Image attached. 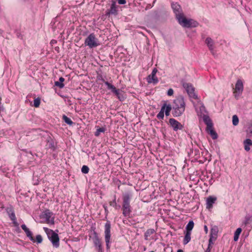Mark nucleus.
Masks as SVG:
<instances>
[{"instance_id": "1", "label": "nucleus", "mask_w": 252, "mask_h": 252, "mask_svg": "<svg viewBox=\"0 0 252 252\" xmlns=\"http://www.w3.org/2000/svg\"><path fill=\"white\" fill-rule=\"evenodd\" d=\"M172 108V114L173 117H177L181 116L185 111L186 103L184 98L182 95L177 97L171 105Z\"/></svg>"}, {"instance_id": "2", "label": "nucleus", "mask_w": 252, "mask_h": 252, "mask_svg": "<svg viewBox=\"0 0 252 252\" xmlns=\"http://www.w3.org/2000/svg\"><path fill=\"white\" fill-rule=\"evenodd\" d=\"M131 196L132 194L129 192H126L123 194V214L125 217L127 218L130 217L131 213V209L130 205V200Z\"/></svg>"}, {"instance_id": "3", "label": "nucleus", "mask_w": 252, "mask_h": 252, "mask_svg": "<svg viewBox=\"0 0 252 252\" xmlns=\"http://www.w3.org/2000/svg\"><path fill=\"white\" fill-rule=\"evenodd\" d=\"M43 229L53 245L56 248L59 247L60 245V239L58 234L53 230L49 229L47 227H43Z\"/></svg>"}, {"instance_id": "4", "label": "nucleus", "mask_w": 252, "mask_h": 252, "mask_svg": "<svg viewBox=\"0 0 252 252\" xmlns=\"http://www.w3.org/2000/svg\"><path fill=\"white\" fill-rule=\"evenodd\" d=\"M180 25L184 28H195L198 26L199 25L198 23L192 19H188L184 17V14L177 19Z\"/></svg>"}, {"instance_id": "5", "label": "nucleus", "mask_w": 252, "mask_h": 252, "mask_svg": "<svg viewBox=\"0 0 252 252\" xmlns=\"http://www.w3.org/2000/svg\"><path fill=\"white\" fill-rule=\"evenodd\" d=\"M183 87L186 90L188 94L189 97H192L195 99H197V95L194 93V88L190 83H188L185 82V80L183 79L181 81Z\"/></svg>"}, {"instance_id": "6", "label": "nucleus", "mask_w": 252, "mask_h": 252, "mask_svg": "<svg viewBox=\"0 0 252 252\" xmlns=\"http://www.w3.org/2000/svg\"><path fill=\"white\" fill-rule=\"evenodd\" d=\"M53 214L52 212H51L49 210L47 209L44 211L42 214H41L39 216L40 218L44 220V221L50 223L51 224H54V217H51L53 216Z\"/></svg>"}, {"instance_id": "7", "label": "nucleus", "mask_w": 252, "mask_h": 252, "mask_svg": "<svg viewBox=\"0 0 252 252\" xmlns=\"http://www.w3.org/2000/svg\"><path fill=\"white\" fill-rule=\"evenodd\" d=\"M97 39L94 33H91L85 40V46H88L89 48H93L97 47L99 44L97 43Z\"/></svg>"}, {"instance_id": "8", "label": "nucleus", "mask_w": 252, "mask_h": 252, "mask_svg": "<svg viewBox=\"0 0 252 252\" xmlns=\"http://www.w3.org/2000/svg\"><path fill=\"white\" fill-rule=\"evenodd\" d=\"M110 229H111V223L110 222L107 221L105 224V240L107 248H109V243L110 240Z\"/></svg>"}, {"instance_id": "9", "label": "nucleus", "mask_w": 252, "mask_h": 252, "mask_svg": "<svg viewBox=\"0 0 252 252\" xmlns=\"http://www.w3.org/2000/svg\"><path fill=\"white\" fill-rule=\"evenodd\" d=\"M93 234V240L94 246L97 249L98 252H102L100 240L98 237L97 233L96 231H94Z\"/></svg>"}, {"instance_id": "10", "label": "nucleus", "mask_w": 252, "mask_h": 252, "mask_svg": "<svg viewBox=\"0 0 252 252\" xmlns=\"http://www.w3.org/2000/svg\"><path fill=\"white\" fill-rule=\"evenodd\" d=\"M169 123L174 131H177L178 130L182 129L183 128V126L173 118L169 119Z\"/></svg>"}, {"instance_id": "11", "label": "nucleus", "mask_w": 252, "mask_h": 252, "mask_svg": "<svg viewBox=\"0 0 252 252\" xmlns=\"http://www.w3.org/2000/svg\"><path fill=\"white\" fill-rule=\"evenodd\" d=\"M173 11L176 15V19L182 16L183 13L181 6L177 3H173L171 5Z\"/></svg>"}, {"instance_id": "12", "label": "nucleus", "mask_w": 252, "mask_h": 252, "mask_svg": "<svg viewBox=\"0 0 252 252\" xmlns=\"http://www.w3.org/2000/svg\"><path fill=\"white\" fill-rule=\"evenodd\" d=\"M118 6L116 5V2L112 1V4L110 9H108L106 12L105 15L106 16H109L110 15H117L118 14L117 10Z\"/></svg>"}, {"instance_id": "13", "label": "nucleus", "mask_w": 252, "mask_h": 252, "mask_svg": "<svg viewBox=\"0 0 252 252\" xmlns=\"http://www.w3.org/2000/svg\"><path fill=\"white\" fill-rule=\"evenodd\" d=\"M205 43L210 50L213 55H215V52L214 50V42L213 39L210 37H207L205 40Z\"/></svg>"}, {"instance_id": "14", "label": "nucleus", "mask_w": 252, "mask_h": 252, "mask_svg": "<svg viewBox=\"0 0 252 252\" xmlns=\"http://www.w3.org/2000/svg\"><path fill=\"white\" fill-rule=\"evenodd\" d=\"M7 212L8 214L9 218L13 221V223L14 225L16 226H18L19 224L16 221V218L14 211L11 208H9L7 209Z\"/></svg>"}, {"instance_id": "15", "label": "nucleus", "mask_w": 252, "mask_h": 252, "mask_svg": "<svg viewBox=\"0 0 252 252\" xmlns=\"http://www.w3.org/2000/svg\"><path fill=\"white\" fill-rule=\"evenodd\" d=\"M216 200L217 198L216 197H213L212 196H209L206 200V208L209 209L212 208L213 207V204Z\"/></svg>"}, {"instance_id": "16", "label": "nucleus", "mask_w": 252, "mask_h": 252, "mask_svg": "<svg viewBox=\"0 0 252 252\" xmlns=\"http://www.w3.org/2000/svg\"><path fill=\"white\" fill-rule=\"evenodd\" d=\"M203 119L204 122L207 125L206 128H213V125L212 120L208 116L204 115Z\"/></svg>"}, {"instance_id": "17", "label": "nucleus", "mask_w": 252, "mask_h": 252, "mask_svg": "<svg viewBox=\"0 0 252 252\" xmlns=\"http://www.w3.org/2000/svg\"><path fill=\"white\" fill-rule=\"evenodd\" d=\"M147 81L149 83H153L154 84H156L158 83V80L155 75L151 74L147 77Z\"/></svg>"}, {"instance_id": "18", "label": "nucleus", "mask_w": 252, "mask_h": 252, "mask_svg": "<svg viewBox=\"0 0 252 252\" xmlns=\"http://www.w3.org/2000/svg\"><path fill=\"white\" fill-rule=\"evenodd\" d=\"M235 91L241 93L243 91V84L240 79L238 80L236 83Z\"/></svg>"}, {"instance_id": "19", "label": "nucleus", "mask_w": 252, "mask_h": 252, "mask_svg": "<svg viewBox=\"0 0 252 252\" xmlns=\"http://www.w3.org/2000/svg\"><path fill=\"white\" fill-rule=\"evenodd\" d=\"M206 131L211 135L213 139L215 140L218 138V134L214 130L213 127L210 128H206Z\"/></svg>"}, {"instance_id": "20", "label": "nucleus", "mask_w": 252, "mask_h": 252, "mask_svg": "<svg viewBox=\"0 0 252 252\" xmlns=\"http://www.w3.org/2000/svg\"><path fill=\"white\" fill-rule=\"evenodd\" d=\"M244 148L246 151H249L250 150V146H252V141L250 139H246L244 141Z\"/></svg>"}, {"instance_id": "21", "label": "nucleus", "mask_w": 252, "mask_h": 252, "mask_svg": "<svg viewBox=\"0 0 252 252\" xmlns=\"http://www.w3.org/2000/svg\"><path fill=\"white\" fill-rule=\"evenodd\" d=\"M165 106H166V102H164V103L163 104V105L161 107L160 111H159V112L158 113V114L157 116V117L158 119H161V120L163 119L164 116V110H165Z\"/></svg>"}, {"instance_id": "22", "label": "nucleus", "mask_w": 252, "mask_h": 252, "mask_svg": "<svg viewBox=\"0 0 252 252\" xmlns=\"http://www.w3.org/2000/svg\"><path fill=\"white\" fill-rule=\"evenodd\" d=\"M191 232H186L184 239L183 240V244L184 245L187 244L191 240Z\"/></svg>"}, {"instance_id": "23", "label": "nucleus", "mask_w": 252, "mask_h": 252, "mask_svg": "<svg viewBox=\"0 0 252 252\" xmlns=\"http://www.w3.org/2000/svg\"><path fill=\"white\" fill-rule=\"evenodd\" d=\"M64 81V79L63 77H61L59 78V81H56L55 82V85L62 89L64 86L63 82Z\"/></svg>"}, {"instance_id": "24", "label": "nucleus", "mask_w": 252, "mask_h": 252, "mask_svg": "<svg viewBox=\"0 0 252 252\" xmlns=\"http://www.w3.org/2000/svg\"><path fill=\"white\" fill-rule=\"evenodd\" d=\"M218 232V229L217 226H215L213 228H212V229L211 230L210 235H212V236H214V240H216L217 239Z\"/></svg>"}, {"instance_id": "25", "label": "nucleus", "mask_w": 252, "mask_h": 252, "mask_svg": "<svg viewBox=\"0 0 252 252\" xmlns=\"http://www.w3.org/2000/svg\"><path fill=\"white\" fill-rule=\"evenodd\" d=\"M25 232L27 236L30 239V240L33 242H35V240L34 238L32 236V232L30 230L29 228H28Z\"/></svg>"}, {"instance_id": "26", "label": "nucleus", "mask_w": 252, "mask_h": 252, "mask_svg": "<svg viewBox=\"0 0 252 252\" xmlns=\"http://www.w3.org/2000/svg\"><path fill=\"white\" fill-rule=\"evenodd\" d=\"M155 232V230L154 229H148L144 234L145 239L147 240L148 239V237H149L151 235L154 234Z\"/></svg>"}, {"instance_id": "27", "label": "nucleus", "mask_w": 252, "mask_h": 252, "mask_svg": "<svg viewBox=\"0 0 252 252\" xmlns=\"http://www.w3.org/2000/svg\"><path fill=\"white\" fill-rule=\"evenodd\" d=\"M193 226H194L193 221L192 220L189 221L186 227V232H191V231L193 229Z\"/></svg>"}, {"instance_id": "28", "label": "nucleus", "mask_w": 252, "mask_h": 252, "mask_svg": "<svg viewBox=\"0 0 252 252\" xmlns=\"http://www.w3.org/2000/svg\"><path fill=\"white\" fill-rule=\"evenodd\" d=\"M242 232V229L241 228H238L234 233V241L236 242L238 241L239 235Z\"/></svg>"}, {"instance_id": "29", "label": "nucleus", "mask_w": 252, "mask_h": 252, "mask_svg": "<svg viewBox=\"0 0 252 252\" xmlns=\"http://www.w3.org/2000/svg\"><path fill=\"white\" fill-rule=\"evenodd\" d=\"M171 110H172V106L170 104H166L164 110L165 114L166 116H169Z\"/></svg>"}, {"instance_id": "30", "label": "nucleus", "mask_w": 252, "mask_h": 252, "mask_svg": "<svg viewBox=\"0 0 252 252\" xmlns=\"http://www.w3.org/2000/svg\"><path fill=\"white\" fill-rule=\"evenodd\" d=\"M116 95H117L118 98L121 101H124L125 97L124 96L123 94L120 92V90L118 89L117 91V93H114Z\"/></svg>"}, {"instance_id": "31", "label": "nucleus", "mask_w": 252, "mask_h": 252, "mask_svg": "<svg viewBox=\"0 0 252 252\" xmlns=\"http://www.w3.org/2000/svg\"><path fill=\"white\" fill-rule=\"evenodd\" d=\"M63 119L65 123L69 125V126H71L73 124V122L72 121V120L64 115L63 116Z\"/></svg>"}, {"instance_id": "32", "label": "nucleus", "mask_w": 252, "mask_h": 252, "mask_svg": "<svg viewBox=\"0 0 252 252\" xmlns=\"http://www.w3.org/2000/svg\"><path fill=\"white\" fill-rule=\"evenodd\" d=\"M47 146L49 148L53 150V151L56 149V146L54 144V142L51 139L50 140H48Z\"/></svg>"}, {"instance_id": "33", "label": "nucleus", "mask_w": 252, "mask_h": 252, "mask_svg": "<svg viewBox=\"0 0 252 252\" xmlns=\"http://www.w3.org/2000/svg\"><path fill=\"white\" fill-rule=\"evenodd\" d=\"M105 128L104 127H99L96 129V131L94 133V135L98 137L100 135V132H104Z\"/></svg>"}, {"instance_id": "34", "label": "nucleus", "mask_w": 252, "mask_h": 252, "mask_svg": "<svg viewBox=\"0 0 252 252\" xmlns=\"http://www.w3.org/2000/svg\"><path fill=\"white\" fill-rule=\"evenodd\" d=\"M239 123V119L237 115H233L232 117V123L234 126H237Z\"/></svg>"}, {"instance_id": "35", "label": "nucleus", "mask_w": 252, "mask_h": 252, "mask_svg": "<svg viewBox=\"0 0 252 252\" xmlns=\"http://www.w3.org/2000/svg\"><path fill=\"white\" fill-rule=\"evenodd\" d=\"M39 129H32V131L30 132L31 135H33L38 138L39 136Z\"/></svg>"}, {"instance_id": "36", "label": "nucleus", "mask_w": 252, "mask_h": 252, "mask_svg": "<svg viewBox=\"0 0 252 252\" xmlns=\"http://www.w3.org/2000/svg\"><path fill=\"white\" fill-rule=\"evenodd\" d=\"M40 104V98L38 97L34 99L33 105L35 107H38Z\"/></svg>"}, {"instance_id": "37", "label": "nucleus", "mask_w": 252, "mask_h": 252, "mask_svg": "<svg viewBox=\"0 0 252 252\" xmlns=\"http://www.w3.org/2000/svg\"><path fill=\"white\" fill-rule=\"evenodd\" d=\"M251 220V217L250 215H247L245 218V220L244 221V224L245 225L250 223V221Z\"/></svg>"}, {"instance_id": "38", "label": "nucleus", "mask_w": 252, "mask_h": 252, "mask_svg": "<svg viewBox=\"0 0 252 252\" xmlns=\"http://www.w3.org/2000/svg\"><path fill=\"white\" fill-rule=\"evenodd\" d=\"M81 171L84 174H87L89 171V168L87 165H83L81 168Z\"/></svg>"}, {"instance_id": "39", "label": "nucleus", "mask_w": 252, "mask_h": 252, "mask_svg": "<svg viewBox=\"0 0 252 252\" xmlns=\"http://www.w3.org/2000/svg\"><path fill=\"white\" fill-rule=\"evenodd\" d=\"M35 242H36L38 244H40L42 242L43 239L40 235H37L36 236Z\"/></svg>"}, {"instance_id": "40", "label": "nucleus", "mask_w": 252, "mask_h": 252, "mask_svg": "<svg viewBox=\"0 0 252 252\" xmlns=\"http://www.w3.org/2000/svg\"><path fill=\"white\" fill-rule=\"evenodd\" d=\"M110 205L114 207H115L116 209H117V204L116 202V196L114 197V199L113 201L110 202Z\"/></svg>"}, {"instance_id": "41", "label": "nucleus", "mask_w": 252, "mask_h": 252, "mask_svg": "<svg viewBox=\"0 0 252 252\" xmlns=\"http://www.w3.org/2000/svg\"><path fill=\"white\" fill-rule=\"evenodd\" d=\"M101 80L104 83V84L107 86V89L110 90V88L113 86L112 84L109 83L107 81H105L103 78H101Z\"/></svg>"}, {"instance_id": "42", "label": "nucleus", "mask_w": 252, "mask_h": 252, "mask_svg": "<svg viewBox=\"0 0 252 252\" xmlns=\"http://www.w3.org/2000/svg\"><path fill=\"white\" fill-rule=\"evenodd\" d=\"M174 91L172 89H169L167 91V95L169 96H171L173 94Z\"/></svg>"}, {"instance_id": "43", "label": "nucleus", "mask_w": 252, "mask_h": 252, "mask_svg": "<svg viewBox=\"0 0 252 252\" xmlns=\"http://www.w3.org/2000/svg\"><path fill=\"white\" fill-rule=\"evenodd\" d=\"M110 90H111L112 92H113V93H117V91L118 90V89H117L116 88V87L114 86H112V87L110 88Z\"/></svg>"}, {"instance_id": "44", "label": "nucleus", "mask_w": 252, "mask_h": 252, "mask_svg": "<svg viewBox=\"0 0 252 252\" xmlns=\"http://www.w3.org/2000/svg\"><path fill=\"white\" fill-rule=\"evenodd\" d=\"M118 1L120 4H124L126 3V0H118Z\"/></svg>"}, {"instance_id": "45", "label": "nucleus", "mask_w": 252, "mask_h": 252, "mask_svg": "<svg viewBox=\"0 0 252 252\" xmlns=\"http://www.w3.org/2000/svg\"><path fill=\"white\" fill-rule=\"evenodd\" d=\"M21 228H22V229L25 231L28 228H27V227L26 226V225L25 224H22L21 225Z\"/></svg>"}, {"instance_id": "46", "label": "nucleus", "mask_w": 252, "mask_h": 252, "mask_svg": "<svg viewBox=\"0 0 252 252\" xmlns=\"http://www.w3.org/2000/svg\"><path fill=\"white\" fill-rule=\"evenodd\" d=\"M158 71V70L156 68H154L153 69V70H152V73L151 74H154L156 75L157 72Z\"/></svg>"}, {"instance_id": "47", "label": "nucleus", "mask_w": 252, "mask_h": 252, "mask_svg": "<svg viewBox=\"0 0 252 252\" xmlns=\"http://www.w3.org/2000/svg\"><path fill=\"white\" fill-rule=\"evenodd\" d=\"M4 110V108L2 105H1V103H0V112L1 111H3Z\"/></svg>"}, {"instance_id": "48", "label": "nucleus", "mask_w": 252, "mask_h": 252, "mask_svg": "<svg viewBox=\"0 0 252 252\" xmlns=\"http://www.w3.org/2000/svg\"><path fill=\"white\" fill-rule=\"evenodd\" d=\"M204 230L206 232V233H207L208 232V228H207V226L206 225H204Z\"/></svg>"}, {"instance_id": "49", "label": "nucleus", "mask_w": 252, "mask_h": 252, "mask_svg": "<svg viewBox=\"0 0 252 252\" xmlns=\"http://www.w3.org/2000/svg\"><path fill=\"white\" fill-rule=\"evenodd\" d=\"M56 42H57L56 40H52L51 41L50 43H51V44H53L56 43Z\"/></svg>"}, {"instance_id": "50", "label": "nucleus", "mask_w": 252, "mask_h": 252, "mask_svg": "<svg viewBox=\"0 0 252 252\" xmlns=\"http://www.w3.org/2000/svg\"><path fill=\"white\" fill-rule=\"evenodd\" d=\"M213 241H212V238H210L209 240V244L211 245V244L213 243Z\"/></svg>"}, {"instance_id": "51", "label": "nucleus", "mask_w": 252, "mask_h": 252, "mask_svg": "<svg viewBox=\"0 0 252 252\" xmlns=\"http://www.w3.org/2000/svg\"><path fill=\"white\" fill-rule=\"evenodd\" d=\"M211 245L208 244V248H207V249H209V251H211Z\"/></svg>"}, {"instance_id": "52", "label": "nucleus", "mask_w": 252, "mask_h": 252, "mask_svg": "<svg viewBox=\"0 0 252 252\" xmlns=\"http://www.w3.org/2000/svg\"><path fill=\"white\" fill-rule=\"evenodd\" d=\"M59 49L60 48H59V47H56L55 48V50L58 51V52H59Z\"/></svg>"}, {"instance_id": "53", "label": "nucleus", "mask_w": 252, "mask_h": 252, "mask_svg": "<svg viewBox=\"0 0 252 252\" xmlns=\"http://www.w3.org/2000/svg\"><path fill=\"white\" fill-rule=\"evenodd\" d=\"M210 238H212V241H215L214 236H212V235H210Z\"/></svg>"}, {"instance_id": "54", "label": "nucleus", "mask_w": 252, "mask_h": 252, "mask_svg": "<svg viewBox=\"0 0 252 252\" xmlns=\"http://www.w3.org/2000/svg\"><path fill=\"white\" fill-rule=\"evenodd\" d=\"M177 252H184L182 250L179 249L177 251Z\"/></svg>"}, {"instance_id": "55", "label": "nucleus", "mask_w": 252, "mask_h": 252, "mask_svg": "<svg viewBox=\"0 0 252 252\" xmlns=\"http://www.w3.org/2000/svg\"><path fill=\"white\" fill-rule=\"evenodd\" d=\"M121 207V206L120 205H117V209H120Z\"/></svg>"}, {"instance_id": "56", "label": "nucleus", "mask_w": 252, "mask_h": 252, "mask_svg": "<svg viewBox=\"0 0 252 252\" xmlns=\"http://www.w3.org/2000/svg\"><path fill=\"white\" fill-rule=\"evenodd\" d=\"M211 251H209V249H206V250L205 251V252H210Z\"/></svg>"}, {"instance_id": "57", "label": "nucleus", "mask_w": 252, "mask_h": 252, "mask_svg": "<svg viewBox=\"0 0 252 252\" xmlns=\"http://www.w3.org/2000/svg\"><path fill=\"white\" fill-rule=\"evenodd\" d=\"M104 209H105V211H107L106 207H104Z\"/></svg>"}, {"instance_id": "58", "label": "nucleus", "mask_w": 252, "mask_h": 252, "mask_svg": "<svg viewBox=\"0 0 252 252\" xmlns=\"http://www.w3.org/2000/svg\"><path fill=\"white\" fill-rule=\"evenodd\" d=\"M1 97L0 96V103H1Z\"/></svg>"}, {"instance_id": "59", "label": "nucleus", "mask_w": 252, "mask_h": 252, "mask_svg": "<svg viewBox=\"0 0 252 252\" xmlns=\"http://www.w3.org/2000/svg\"><path fill=\"white\" fill-rule=\"evenodd\" d=\"M35 138H37V137L35 136V138H34V139H32V140H34V139H35Z\"/></svg>"}, {"instance_id": "60", "label": "nucleus", "mask_w": 252, "mask_h": 252, "mask_svg": "<svg viewBox=\"0 0 252 252\" xmlns=\"http://www.w3.org/2000/svg\"><path fill=\"white\" fill-rule=\"evenodd\" d=\"M35 138H37V137L35 136V138H34V139H32V140H34V139H35Z\"/></svg>"}, {"instance_id": "61", "label": "nucleus", "mask_w": 252, "mask_h": 252, "mask_svg": "<svg viewBox=\"0 0 252 252\" xmlns=\"http://www.w3.org/2000/svg\"><path fill=\"white\" fill-rule=\"evenodd\" d=\"M202 107L203 108H205L204 106H202Z\"/></svg>"}]
</instances>
